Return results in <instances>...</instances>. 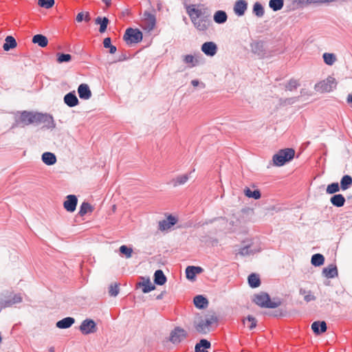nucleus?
Here are the masks:
<instances>
[{"instance_id":"1","label":"nucleus","mask_w":352,"mask_h":352,"mask_svg":"<svg viewBox=\"0 0 352 352\" xmlns=\"http://www.w3.org/2000/svg\"><path fill=\"white\" fill-rule=\"evenodd\" d=\"M252 300L259 307L269 309L276 308L282 304V301L279 298H274L272 300L270 295L265 292L255 294Z\"/></svg>"},{"instance_id":"2","label":"nucleus","mask_w":352,"mask_h":352,"mask_svg":"<svg viewBox=\"0 0 352 352\" xmlns=\"http://www.w3.org/2000/svg\"><path fill=\"white\" fill-rule=\"evenodd\" d=\"M37 113L28 111H19V115L15 116L12 128L15 126L24 127L32 124L36 125Z\"/></svg>"},{"instance_id":"3","label":"nucleus","mask_w":352,"mask_h":352,"mask_svg":"<svg viewBox=\"0 0 352 352\" xmlns=\"http://www.w3.org/2000/svg\"><path fill=\"white\" fill-rule=\"evenodd\" d=\"M295 155V150L292 148L280 149L272 157L274 165L282 166L292 160Z\"/></svg>"},{"instance_id":"4","label":"nucleus","mask_w":352,"mask_h":352,"mask_svg":"<svg viewBox=\"0 0 352 352\" xmlns=\"http://www.w3.org/2000/svg\"><path fill=\"white\" fill-rule=\"evenodd\" d=\"M142 32L139 29H133L132 28H127L123 36V39L127 44L140 43L142 41Z\"/></svg>"},{"instance_id":"5","label":"nucleus","mask_w":352,"mask_h":352,"mask_svg":"<svg viewBox=\"0 0 352 352\" xmlns=\"http://www.w3.org/2000/svg\"><path fill=\"white\" fill-rule=\"evenodd\" d=\"M337 82L335 78L328 76L325 80H322L315 85L316 91L321 93L330 92L336 87Z\"/></svg>"},{"instance_id":"6","label":"nucleus","mask_w":352,"mask_h":352,"mask_svg":"<svg viewBox=\"0 0 352 352\" xmlns=\"http://www.w3.org/2000/svg\"><path fill=\"white\" fill-rule=\"evenodd\" d=\"M188 337L187 331L180 327H175L170 333L169 341L173 344H179Z\"/></svg>"},{"instance_id":"7","label":"nucleus","mask_w":352,"mask_h":352,"mask_svg":"<svg viewBox=\"0 0 352 352\" xmlns=\"http://www.w3.org/2000/svg\"><path fill=\"white\" fill-rule=\"evenodd\" d=\"M44 124L43 128L53 129L56 126L53 117L47 113H37L36 125Z\"/></svg>"},{"instance_id":"8","label":"nucleus","mask_w":352,"mask_h":352,"mask_svg":"<svg viewBox=\"0 0 352 352\" xmlns=\"http://www.w3.org/2000/svg\"><path fill=\"white\" fill-rule=\"evenodd\" d=\"M79 329L84 335L94 333L97 331L96 323L94 320L87 318L81 322Z\"/></svg>"},{"instance_id":"9","label":"nucleus","mask_w":352,"mask_h":352,"mask_svg":"<svg viewBox=\"0 0 352 352\" xmlns=\"http://www.w3.org/2000/svg\"><path fill=\"white\" fill-rule=\"evenodd\" d=\"M195 28L201 32H204L208 30L209 26L211 24L210 16V14H206L203 17H201L197 19H192L191 21Z\"/></svg>"},{"instance_id":"10","label":"nucleus","mask_w":352,"mask_h":352,"mask_svg":"<svg viewBox=\"0 0 352 352\" xmlns=\"http://www.w3.org/2000/svg\"><path fill=\"white\" fill-rule=\"evenodd\" d=\"M252 52L259 58H264L266 56L267 51L265 47V43L263 41H256L251 43Z\"/></svg>"},{"instance_id":"11","label":"nucleus","mask_w":352,"mask_h":352,"mask_svg":"<svg viewBox=\"0 0 352 352\" xmlns=\"http://www.w3.org/2000/svg\"><path fill=\"white\" fill-rule=\"evenodd\" d=\"M143 17L144 29L148 31L153 30L156 25L155 15L148 11H145L143 14Z\"/></svg>"},{"instance_id":"12","label":"nucleus","mask_w":352,"mask_h":352,"mask_svg":"<svg viewBox=\"0 0 352 352\" xmlns=\"http://www.w3.org/2000/svg\"><path fill=\"white\" fill-rule=\"evenodd\" d=\"M261 248L258 247L257 245H254V243L244 245L243 247H241L238 254L245 256H250L253 255L257 252H259L261 251Z\"/></svg>"},{"instance_id":"13","label":"nucleus","mask_w":352,"mask_h":352,"mask_svg":"<svg viewBox=\"0 0 352 352\" xmlns=\"http://www.w3.org/2000/svg\"><path fill=\"white\" fill-rule=\"evenodd\" d=\"M201 50L204 54L212 57L217 54L218 47L214 42L207 41L202 44Z\"/></svg>"},{"instance_id":"14","label":"nucleus","mask_w":352,"mask_h":352,"mask_svg":"<svg viewBox=\"0 0 352 352\" xmlns=\"http://www.w3.org/2000/svg\"><path fill=\"white\" fill-rule=\"evenodd\" d=\"M77 204V197L75 195H69L66 197V200L63 202V207L67 212H73L76 210Z\"/></svg>"},{"instance_id":"15","label":"nucleus","mask_w":352,"mask_h":352,"mask_svg":"<svg viewBox=\"0 0 352 352\" xmlns=\"http://www.w3.org/2000/svg\"><path fill=\"white\" fill-rule=\"evenodd\" d=\"M186 11L191 21L195 19H199L206 16L207 14L204 10L196 8L195 5H190L187 6Z\"/></svg>"},{"instance_id":"16","label":"nucleus","mask_w":352,"mask_h":352,"mask_svg":"<svg viewBox=\"0 0 352 352\" xmlns=\"http://www.w3.org/2000/svg\"><path fill=\"white\" fill-rule=\"evenodd\" d=\"M142 281L137 283V287H142V292L147 294L155 289V286L151 282L149 277H141Z\"/></svg>"},{"instance_id":"17","label":"nucleus","mask_w":352,"mask_h":352,"mask_svg":"<svg viewBox=\"0 0 352 352\" xmlns=\"http://www.w3.org/2000/svg\"><path fill=\"white\" fill-rule=\"evenodd\" d=\"M21 301L22 297L20 294H14L13 296H11V295L8 296H4V298H3V307L5 308L12 307V305L19 303Z\"/></svg>"},{"instance_id":"18","label":"nucleus","mask_w":352,"mask_h":352,"mask_svg":"<svg viewBox=\"0 0 352 352\" xmlns=\"http://www.w3.org/2000/svg\"><path fill=\"white\" fill-rule=\"evenodd\" d=\"M63 101L69 107H74L79 104V100L75 91L67 93L63 98Z\"/></svg>"},{"instance_id":"19","label":"nucleus","mask_w":352,"mask_h":352,"mask_svg":"<svg viewBox=\"0 0 352 352\" xmlns=\"http://www.w3.org/2000/svg\"><path fill=\"white\" fill-rule=\"evenodd\" d=\"M248 8V3L245 0H237L234 5V12L239 16H243Z\"/></svg>"},{"instance_id":"20","label":"nucleus","mask_w":352,"mask_h":352,"mask_svg":"<svg viewBox=\"0 0 352 352\" xmlns=\"http://www.w3.org/2000/svg\"><path fill=\"white\" fill-rule=\"evenodd\" d=\"M204 269L199 266L190 265L186 268V276L187 279L192 280L195 279L196 275L201 273Z\"/></svg>"},{"instance_id":"21","label":"nucleus","mask_w":352,"mask_h":352,"mask_svg":"<svg viewBox=\"0 0 352 352\" xmlns=\"http://www.w3.org/2000/svg\"><path fill=\"white\" fill-rule=\"evenodd\" d=\"M311 329L316 335H317V336L320 335L327 331V323L324 320L314 321L311 324Z\"/></svg>"},{"instance_id":"22","label":"nucleus","mask_w":352,"mask_h":352,"mask_svg":"<svg viewBox=\"0 0 352 352\" xmlns=\"http://www.w3.org/2000/svg\"><path fill=\"white\" fill-rule=\"evenodd\" d=\"M322 275L327 278H333L338 276V268L336 264H330L323 268Z\"/></svg>"},{"instance_id":"23","label":"nucleus","mask_w":352,"mask_h":352,"mask_svg":"<svg viewBox=\"0 0 352 352\" xmlns=\"http://www.w3.org/2000/svg\"><path fill=\"white\" fill-rule=\"evenodd\" d=\"M78 94L80 99L88 100L91 97V91L88 85L80 84L78 87Z\"/></svg>"},{"instance_id":"24","label":"nucleus","mask_w":352,"mask_h":352,"mask_svg":"<svg viewBox=\"0 0 352 352\" xmlns=\"http://www.w3.org/2000/svg\"><path fill=\"white\" fill-rule=\"evenodd\" d=\"M75 322V319L72 317H66L58 320L56 326L58 329H64L72 327Z\"/></svg>"},{"instance_id":"25","label":"nucleus","mask_w":352,"mask_h":352,"mask_svg":"<svg viewBox=\"0 0 352 352\" xmlns=\"http://www.w3.org/2000/svg\"><path fill=\"white\" fill-rule=\"evenodd\" d=\"M193 302L195 306L199 309L206 308L209 303L208 299L202 295H197L195 296Z\"/></svg>"},{"instance_id":"26","label":"nucleus","mask_w":352,"mask_h":352,"mask_svg":"<svg viewBox=\"0 0 352 352\" xmlns=\"http://www.w3.org/2000/svg\"><path fill=\"white\" fill-rule=\"evenodd\" d=\"M41 160L47 166L54 165L57 160L55 154L51 152L43 153L41 156Z\"/></svg>"},{"instance_id":"27","label":"nucleus","mask_w":352,"mask_h":352,"mask_svg":"<svg viewBox=\"0 0 352 352\" xmlns=\"http://www.w3.org/2000/svg\"><path fill=\"white\" fill-rule=\"evenodd\" d=\"M153 280L154 284L161 286L166 283L167 278L162 270H157L154 273Z\"/></svg>"},{"instance_id":"28","label":"nucleus","mask_w":352,"mask_h":352,"mask_svg":"<svg viewBox=\"0 0 352 352\" xmlns=\"http://www.w3.org/2000/svg\"><path fill=\"white\" fill-rule=\"evenodd\" d=\"M330 201L333 206L340 208L344 205L346 199L342 194H335L331 197Z\"/></svg>"},{"instance_id":"29","label":"nucleus","mask_w":352,"mask_h":352,"mask_svg":"<svg viewBox=\"0 0 352 352\" xmlns=\"http://www.w3.org/2000/svg\"><path fill=\"white\" fill-rule=\"evenodd\" d=\"M95 23L96 25H100L99 32L100 33H104L107 30V26L109 23V20L106 16H98L95 19Z\"/></svg>"},{"instance_id":"30","label":"nucleus","mask_w":352,"mask_h":352,"mask_svg":"<svg viewBox=\"0 0 352 352\" xmlns=\"http://www.w3.org/2000/svg\"><path fill=\"white\" fill-rule=\"evenodd\" d=\"M32 43L37 44L41 47H45L48 44V39L45 35L38 34L32 37Z\"/></svg>"},{"instance_id":"31","label":"nucleus","mask_w":352,"mask_h":352,"mask_svg":"<svg viewBox=\"0 0 352 352\" xmlns=\"http://www.w3.org/2000/svg\"><path fill=\"white\" fill-rule=\"evenodd\" d=\"M248 281L250 287L252 288H256L261 285L260 276L255 273H252L248 276Z\"/></svg>"},{"instance_id":"32","label":"nucleus","mask_w":352,"mask_h":352,"mask_svg":"<svg viewBox=\"0 0 352 352\" xmlns=\"http://www.w3.org/2000/svg\"><path fill=\"white\" fill-rule=\"evenodd\" d=\"M213 19L215 23L218 24H223L226 22L228 19V15L223 10H217L214 14Z\"/></svg>"},{"instance_id":"33","label":"nucleus","mask_w":352,"mask_h":352,"mask_svg":"<svg viewBox=\"0 0 352 352\" xmlns=\"http://www.w3.org/2000/svg\"><path fill=\"white\" fill-rule=\"evenodd\" d=\"M17 45L16 39L12 36H7L3 43V48L5 51L8 52Z\"/></svg>"},{"instance_id":"34","label":"nucleus","mask_w":352,"mask_h":352,"mask_svg":"<svg viewBox=\"0 0 352 352\" xmlns=\"http://www.w3.org/2000/svg\"><path fill=\"white\" fill-rule=\"evenodd\" d=\"M324 263V256L320 253H316L312 255L311 258V263L314 267H320Z\"/></svg>"},{"instance_id":"35","label":"nucleus","mask_w":352,"mask_h":352,"mask_svg":"<svg viewBox=\"0 0 352 352\" xmlns=\"http://www.w3.org/2000/svg\"><path fill=\"white\" fill-rule=\"evenodd\" d=\"M352 185V177L349 175H344L340 180V189L346 190Z\"/></svg>"},{"instance_id":"36","label":"nucleus","mask_w":352,"mask_h":352,"mask_svg":"<svg viewBox=\"0 0 352 352\" xmlns=\"http://www.w3.org/2000/svg\"><path fill=\"white\" fill-rule=\"evenodd\" d=\"M188 179L189 177L188 174L179 175L177 177L173 179L170 182V184H173L174 187H176L177 186L184 184L188 180Z\"/></svg>"},{"instance_id":"37","label":"nucleus","mask_w":352,"mask_h":352,"mask_svg":"<svg viewBox=\"0 0 352 352\" xmlns=\"http://www.w3.org/2000/svg\"><path fill=\"white\" fill-rule=\"evenodd\" d=\"M183 62L188 65V67H195L199 64V60L191 54L183 56Z\"/></svg>"},{"instance_id":"38","label":"nucleus","mask_w":352,"mask_h":352,"mask_svg":"<svg viewBox=\"0 0 352 352\" xmlns=\"http://www.w3.org/2000/svg\"><path fill=\"white\" fill-rule=\"evenodd\" d=\"M244 194L249 198H253L254 199H258L261 197V191L258 189L252 190L250 188L246 187L244 189Z\"/></svg>"},{"instance_id":"39","label":"nucleus","mask_w":352,"mask_h":352,"mask_svg":"<svg viewBox=\"0 0 352 352\" xmlns=\"http://www.w3.org/2000/svg\"><path fill=\"white\" fill-rule=\"evenodd\" d=\"M252 12L257 17L263 16L265 14V10L263 5L258 1L254 3L253 5Z\"/></svg>"},{"instance_id":"40","label":"nucleus","mask_w":352,"mask_h":352,"mask_svg":"<svg viewBox=\"0 0 352 352\" xmlns=\"http://www.w3.org/2000/svg\"><path fill=\"white\" fill-rule=\"evenodd\" d=\"M94 210L93 207L91 206V204L87 201H84L82 203V204L80 206L78 214L80 217H83L88 212H92Z\"/></svg>"},{"instance_id":"41","label":"nucleus","mask_w":352,"mask_h":352,"mask_svg":"<svg viewBox=\"0 0 352 352\" xmlns=\"http://www.w3.org/2000/svg\"><path fill=\"white\" fill-rule=\"evenodd\" d=\"M283 6V0H270L269 1V7L274 12L280 10Z\"/></svg>"},{"instance_id":"42","label":"nucleus","mask_w":352,"mask_h":352,"mask_svg":"<svg viewBox=\"0 0 352 352\" xmlns=\"http://www.w3.org/2000/svg\"><path fill=\"white\" fill-rule=\"evenodd\" d=\"M340 190L339 184L338 182H333L327 186L326 192L329 195H332L339 192Z\"/></svg>"},{"instance_id":"43","label":"nucleus","mask_w":352,"mask_h":352,"mask_svg":"<svg viewBox=\"0 0 352 352\" xmlns=\"http://www.w3.org/2000/svg\"><path fill=\"white\" fill-rule=\"evenodd\" d=\"M103 45L104 48L109 49V53L111 54H115L117 50L116 47L111 44V39L110 37H107L104 38Z\"/></svg>"},{"instance_id":"44","label":"nucleus","mask_w":352,"mask_h":352,"mask_svg":"<svg viewBox=\"0 0 352 352\" xmlns=\"http://www.w3.org/2000/svg\"><path fill=\"white\" fill-rule=\"evenodd\" d=\"M322 58L324 62L328 65H332L336 60L335 54L331 53H324Z\"/></svg>"},{"instance_id":"45","label":"nucleus","mask_w":352,"mask_h":352,"mask_svg":"<svg viewBox=\"0 0 352 352\" xmlns=\"http://www.w3.org/2000/svg\"><path fill=\"white\" fill-rule=\"evenodd\" d=\"M121 254H123L126 258H129L132 256L133 249L125 245H122L119 248Z\"/></svg>"},{"instance_id":"46","label":"nucleus","mask_w":352,"mask_h":352,"mask_svg":"<svg viewBox=\"0 0 352 352\" xmlns=\"http://www.w3.org/2000/svg\"><path fill=\"white\" fill-rule=\"evenodd\" d=\"M57 62L58 63H68L72 60V56L69 54L58 53L56 54Z\"/></svg>"},{"instance_id":"47","label":"nucleus","mask_w":352,"mask_h":352,"mask_svg":"<svg viewBox=\"0 0 352 352\" xmlns=\"http://www.w3.org/2000/svg\"><path fill=\"white\" fill-rule=\"evenodd\" d=\"M246 321H248V322H250V325L248 326V329L250 330H252L253 329H254L256 325H257V320L256 319L252 316H248L246 318L243 319V323L244 324H245V322Z\"/></svg>"},{"instance_id":"48","label":"nucleus","mask_w":352,"mask_h":352,"mask_svg":"<svg viewBox=\"0 0 352 352\" xmlns=\"http://www.w3.org/2000/svg\"><path fill=\"white\" fill-rule=\"evenodd\" d=\"M55 3L54 0H38V5L46 9H50L54 6Z\"/></svg>"},{"instance_id":"49","label":"nucleus","mask_w":352,"mask_h":352,"mask_svg":"<svg viewBox=\"0 0 352 352\" xmlns=\"http://www.w3.org/2000/svg\"><path fill=\"white\" fill-rule=\"evenodd\" d=\"M300 86V84L297 80L290 79L289 81L286 84L285 89L289 91H293L297 89Z\"/></svg>"},{"instance_id":"50","label":"nucleus","mask_w":352,"mask_h":352,"mask_svg":"<svg viewBox=\"0 0 352 352\" xmlns=\"http://www.w3.org/2000/svg\"><path fill=\"white\" fill-rule=\"evenodd\" d=\"M195 327L201 333H206L208 329L207 326H205V321L203 319H201L197 324H195Z\"/></svg>"},{"instance_id":"51","label":"nucleus","mask_w":352,"mask_h":352,"mask_svg":"<svg viewBox=\"0 0 352 352\" xmlns=\"http://www.w3.org/2000/svg\"><path fill=\"white\" fill-rule=\"evenodd\" d=\"M109 294L111 296H116L119 294V285L117 283L111 284L109 287Z\"/></svg>"},{"instance_id":"52","label":"nucleus","mask_w":352,"mask_h":352,"mask_svg":"<svg viewBox=\"0 0 352 352\" xmlns=\"http://www.w3.org/2000/svg\"><path fill=\"white\" fill-rule=\"evenodd\" d=\"M300 96L292 97L281 100V104L283 105L293 104L299 100Z\"/></svg>"},{"instance_id":"53","label":"nucleus","mask_w":352,"mask_h":352,"mask_svg":"<svg viewBox=\"0 0 352 352\" xmlns=\"http://www.w3.org/2000/svg\"><path fill=\"white\" fill-rule=\"evenodd\" d=\"M211 346V344L210 342L206 340V339H201L200 340V341L197 343V349H198L199 347H202L204 348V349H210Z\"/></svg>"},{"instance_id":"54","label":"nucleus","mask_w":352,"mask_h":352,"mask_svg":"<svg viewBox=\"0 0 352 352\" xmlns=\"http://www.w3.org/2000/svg\"><path fill=\"white\" fill-rule=\"evenodd\" d=\"M166 220L170 228L174 225H175L176 223L177 222V219L175 217L173 216L172 214L168 215Z\"/></svg>"},{"instance_id":"55","label":"nucleus","mask_w":352,"mask_h":352,"mask_svg":"<svg viewBox=\"0 0 352 352\" xmlns=\"http://www.w3.org/2000/svg\"><path fill=\"white\" fill-rule=\"evenodd\" d=\"M217 318L214 316H210L209 318H207L205 321V326L210 327L212 324L217 322Z\"/></svg>"},{"instance_id":"56","label":"nucleus","mask_w":352,"mask_h":352,"mask_svg":"<svg viewBox=\"0 0 352 352\" xmlns=\"http://www.w3.org/2000/svg\"><path fill=\"white\" fill-rule=\"evenodd\" d=\"M169 226H168V223L166 219L160 221L159 222V230L161 231H164L169 229Z\"/></svg>"},{"instance_id":"57","label":"nucleus","mask_w":352,"mask_h":352,"mask_svg":"<svg viewBox=\"0 0 352 352\" xmlns=\"http://www.w3.org/2000/svg\"><path fill=\"white\" fill-rule=\"evenodd\" d=\"M316 299V297L311 294V291H309L308 292V294H306L304 297V300L306 301V302H310V301H312V300H314Z\"/></svg>"},{"instance_id":"58","label":"nucleus","mask_w":352,"mask_h":352,"mask_svg":"<svg viewBox=\"0 0 352 352\" xmlns=\"http://www.w3.org/2000/svg\"><path fill=\"white\" fill-rule=\"evenodd\" d=\"M77 22L80 23L82 22L84 20V13L83 12H79L76 18Z\"/></svg>"},{"instance_id":"59","label":"nucleus","mask_w":352,"mask_h":352,"mask_svg":"<svg viewBox=\"0 0 352 352\" xmlns=\"http://www.w3.org/2000/svg\"><path fill=\"white\" fill-rule=\"evenodd\" d=\"M294 2L297 3L298 5L300 6L308 5L307 0H294Z\"/></svg>"},{"instance_id":"60","label":"nucleus","mask_w":352,"mask_h":352,"mask_svg":"<svg viewBox=\"0 0 352 352\" xmlns=\"http://www.w3.org/2000/svg\"><path fill=\"white\" fill-rule=\"evenodd\" d=\"M84 20L86 22H89L91 20V16L89 12H86L85 14H84Z\"/></svg>"},{"instance_id":"61","label":"nucleus","mask_w":352,"mask_h":352,"mask_svg":"<svg viewBox=\"0 0 352 352\" xmlns=\"http://www.w3.org/2000/svg\"><path fill=\"white\" fill-rule=\"evenodd\" d=\"M191 85L193 86V87H197L199 85V81L197 79L195 80H192L191 81Z\"/></svg>"},{"instance_id":"62","label":"nucleus","mask_w":352,"mask_h":352,"mask_svg":"<svg viewBox=\"0 0 352 352\" xmlns=\"http://www.w3.org/2000/svg\"><path fill=\"white\" fill-rule=\"evenodd\" d=\"M346 101L348 103H350L352 106V94L348 95Z\"/></svg>"},{"instance_id":"63","label":"nucleus","mask_w":352,"mask_h":352,"mask_svg":"<svg viewBox=\"0 0 352 352\" xmlns=\"http://www.w3.org/2000/svg\"><path fill=\"white\" fill-rule=\"evenodd\" d=\"M102 1L107 7H109L111 4V0H102Z\"/></svg>"},{"instance_id":"64","label":"nucleus","mask_w":352,"mask_h":352,"mask_svg":"<svg viewBox=\"0 0 352 352\" xmlns=\"http://www.w3.org/2000/svg\"><path fill=\"white\" fill-rule=\"evenodd\" d=\"M195 352H208V351L204 350V349L201 350V347H199V349H197V344L195 345Z\"/></svg>"}]
</instances>
